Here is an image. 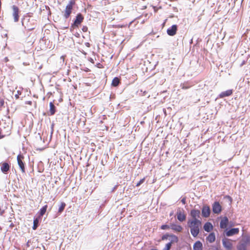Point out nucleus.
Instances as JSON below:
<instances>
[{
  "instance_id": "obj_1",
  "label": "nucleus",
  "mask_w": 250,
  "mask_h": 250,
  "mask_svg": "<svg viewBox=\"0 0 250 250\" xmlns=\"http://www.w3.org/2000/svg\"><path fill=\"white\" fill-rule=\"evenodd\" d=\"M188 226L190 228L192 235L195 237L199 233L202 228V222L200 220H188Z\"/></svg>"
},
{
  "instance_id": "obj_2",
  "label": "nucleus",
  "mask_w": 250,
  "mask_h": 250,
  "mask_svg": "<svg viewBox=\"0 0 250 250\" xmlns=\"http://www.w3.org/2000/svg\"><path fill=\"white\" fill-rule=\"evenodd\" d=\"M75 1L71 0L69 1L68 3L66 5L64 10V14L63 15V17L65 19H68L70 16Z\"/></svg>"
},
{
  "instance_id": "obj_3",
  "label": "nucleus",
  "mask_w": 250,
  "mask_h": 250,
  "mask_svg": "<svg viewBox=\"0 0 250 250\" xmlns=\"http://www.w3.org/2000/svg\"><path fill=\"white\" fill-rule=\"evenodd\" d=\"M24 157L21 154L17 156L18 165L22 173L25 172V163L24 162Z\"/></svg>"
},
{
  "instance_id": "obj_4",
  "label": "nucleus",
  "mask_w": 250,
  "mask_h": 250,
  "mask_svg": "<svg viewBox=\"0 0 250 250\" xmlns=\"http://www.w3.org/2000/svg\"><path fill=\"white\" fill-rule=\"evenodd\" d=\"M83 20V17L82 14L81 13H79L77 15L76 17V19L74 21L73 23L72 24L71 27L75 28L78 27L79 25L82 23V22Z\"/></svg>"
},
{
  "instance_id": "obj_5",
  "label": "nucleus",
  "mask_w": 250,
  "mask_h": 250,
  "mask_svg": "<svg viewBox=\"0 0 250 250\" xmlns=\"http://www.w3.org/2000/svg\"><path fill=\"white\" fill-rule=\"evenodd\" d=\"M176 215L177 219L180 222H184L186 219V214L185 213V211L183 209H178Z\"/></svg>"
},
{
  "instance_id": "obj_6",
  "label": "nucleus",
  "mask_w": 250,
  "mask_h": 250,
  "mask_svg": "<svg viewBox=\"0 0 250 250\" xmlns=\"http://www.w3.org/2000/svg\"><path fill=\"white\" fill-rule=\"evenodd\" d=\"M171 236V239H170V242L166 244L164 250H170L171 245L173 243H177L178 241V238L176 235H172Z\"/></svg>"
},
{
  "instance_id": "obj_7",
  "label": "nucleus",
  "mask_w": 250,
  "mask_h": 250,
  "mask_svg": "<svg viewBox=\"0 0 250 250\" xmlns=\"http://www.w3.org/2000/svg\"><path fill=\"white\" fill-rule=\"evenodd\" d=\"M212 211L214 213L219 214L222 211V207L218 202H215L212 205Z\"/></svg>"
},
{
  "instance_id": "obj_8",
  "label": "nucleus",
  "mask_w": 250,
  "mask_h": 250,
  "mask_svg": "<svg viewBox=\"0 0 250 250\" xmlns=\"http://www.w3.org/2000/svg\"><path fill=\"white\" fill-rule=\"evenodd\" d=\"M13 16L14 17V21L17 22L19 21V8L16 5H13Z\"/></svg>"
},
{
  "instance_id": "obj_9",
  "label": "nucleus",
  "mask_w": 250,
  "mask_h": 250,
  "mask_svg": "<svg viewBox=\"0 0 250 250\" xmlns=\"http://www.w3.org/2000/svg\"><path fill=\"white\" fill-rule=\"evenodd\" d=\"M177 30V26L174 24L167 29V32L168 35L173 36L176 34Z\"/></svg>"
},
{
  "instance_id": "obj_10",
  "label": "nucleus",
  "mask_w": 250,
  "mask_h": 250,
  "mask_svg": "<svg viewBox=\"0 0 250 250\" xmlns=\"http://www.w3.org/2000/svg\"><path fill=\"white\" fill-rule=\"evenodd\" d=\"M210 213V209L208 206H204L202 209V215L204 217H208Z\"/></svg>"
},
{
  "instance_id": "obj_11",
  "label": "nucleus",
  "mask_w": 250,
  "mask_h": 250,
  "mask_svg": "<svg viewBox=\"0 0 250 250\" xmlns=\"http://www.w3.org/2000/svg\"><path fill=\"white\" fill-rule=\"evenodd\" d=\"M200 211L198 209H192L190 211V216L192 218L191 220H198L200 217Z\"/></svg>"
},
{
  "instance_id": "obj_12",
  "label": "nucleus",
  "mask_w": 250,
  "mask_h": 250,
  "mask_svg": "<svg viewBox=\"0 0 250 250\" xmlns=\"http://www.w3.org/2000/svg\"><path fill=\"white\" fill-rule=\"evenodd\" d=\"M229 224V219L227 217H224L221 219L220 226L221 229H226Z\"/></svg>"
},
{
  "instance_id": "obj_13",
  "label": "nucleus",
  "mask_w": 250,
  "mask_h": 250,
  "mask_svg": "<svg viewBox=\"0 0 250 250\" xmlns=\"http://www.w3.org/2000/svg\"><path fill=\"white\" fill-rule=\"evenodd\" d=\"M11 133V128L9 126L7 127L6 132H4V130H2L0 128V139H2L6 136H9Z\"/></svg>"
},
{
  "instance_id": "obj_14",
  "label": "nucleus",
  "mask_w": 250,
  "mask_h": 250,
  "mask_svg": "<svg viewBox=\"0 0 250 250\" xmlns=\"http://www.w3.org/2000/svg\"><path fill=\"white\" fill-rule=\"evenodd\" d=\"M0 169L3 173H7L10 170V165L8 163L4 162L1 164Z\"/></svg>"
},
{
  "instance_id": "obj_15",
  "label": "nucleus",
  "mask_w": 250,
  "mask_h": 250,
  "mask_svg": "<svg viewBox=\"0 0 250 250\" xmlns=\"http://www.w3.org/2000/svg\"><path fill=\"white\" fill-rule=\"evenodd\" d=\"M170 228L175 232H180L183 230V228L181 226L176 225L175 224H171L170 225Z\"/></svg>"
},
{
  "instance_id": "obj_16",
  "label": "nucleus",
  "mask_w": 250,
  "mask_h": 250,
  "mask_svg": "<svg viewBox=\"0 0 250 250\" xmlns=\"http://www.w3.org/2000/svg\"><path fill=\"white\" fill-rule=\"evenodd\" d=\"M239 232V229L238 228L231 229L226 232V235L228 236H230L238 234Z\"/></svg>"
},
{
  "instance_id": "obj_17",
  "label": "nucleus",
  "mask_w": 250,
  "mask_h": 250,
  "mask_svg": "<svg viewBox=\"0 0 250 250\" xmlns=\"http://www.w3.org/2000/svg\"><path fill=\"white\" fill-rule=\"evenodd\" d=\"M223 244L224 246L228 250H230L232 248V243L230 240L229 239H225L223 240Z\"/></svg>"
},
{
  "instance_id": "obj_18",
  "label": "nucleus",
  "mask_w": 250,
  "mask_h": 250,
  "mask_svg": "<svg viewBox=\"0 0 250 250\" xmlns=\"http://www.w3.org/2000/svg\"><path fill=\"white\" fill-rule=\"evenodd\" d=\"M232 94V90L229 89L225 91L222 92L219 94V97L220 98H224L225 97H228V96L231 95Z\"/></svg>"
},
{
  "instance_id": "obj_19",
  "label": "nucleus",
  "mask_w": 250,
  "mask_h": 250,
  "mask_svg": "<svg viewBox=\"0 0 250 250\" xmlns=\"http://www.w3.org/2000/svg\"><path fill=\"white\" fill-rule=\"evenodd\" d=\"M204 229L207 232H210L213 229V226L210 222H207L204 226Z\"/></svg>"
},
{
  "instance_id": "obj_20",
  "label": "nucleus",
  "mask_w": 250,
  "mask_h": 250,
  "mask_svg": "<svg viewBox=\"0 0 250 250\" xmlns=\"http://www.w3.org/2000/svg\"><path fill=\"white\" fill-rule=\"evenodd\" d=\"M202 249L203 245L200 241H196L193 245V250H202Z\"/></svg>"
},
{
  "instance_id": "obj_21",
  "label": "nucleus",
  "mask_w": 250,
  "mask_h": 250,
  "mask_svg": "<svg viewBox=\"0 0 250 250\" xmlns=\"http://www.w3.org/2000/svg\"><path fill=\"white\" fill-rule=\"evenodd\" d=\"M48 208L47 205H45L44 206H43L39 211V218L41 217V216H42L46 212L47 208Z\"/></svg>"
},
{
  "instance_id": "obj_22",
  "label": "nucleus",
  "mask_w": 250,
  "mask_h": 250,
  "mask_svg": "<svg viewBox=\"0 0 250 250\" xmlns=\"http://www.w3.org/2000/svg\"><path fill=\"white\" fill-rule=\"evenodd\" d=\"M207 240L210 243H212L215 240V235L214 233H210L207 237Z\"/></svg>"
},
{
  "instance_id": "obj_23",
  "label": "nucleus",
  "mask_w": 250,
  "mask_h": 250,
  "mask_svg": "<svg viewBox=\"0 0 250 250\" xmlns=\"http://www.w3.org/2000/svg\"><path fill=\"white\" fill-rule=\"evenodd\" d=\"M65 206L66 204L64 202H61L59 207L58 213L59 214L62 213V212L63 211Z\"/></svg>"
},
{
  "instance_id": "obj_24",
  "label": "nucleus",
  "mask_w": 250,
  "mask_h": 250,
  "mask_svg": "<svg viewBox=\"0 0 250 250\" xmlns=\"http://www.w3.org/2000/svg\"><path fill=\"white\" fill-rule=\"evenodd\" d=\"M120 82L119 79L117 77H115L112 81V85L113 86H117L118 85Z\"/></svg>"
},
{
  "instance_id": "obj_25",
  "label": "nucleus",
  "mask_w": 250,
  "mask_h": 250,
  "mask_svg": "<svg viewBox=\"0 0 250 250\" xmlns=\"http://www.w3.org/2000/svg\"><path fill=\"white\" fill-rule=\"evenodd\" d=\"M39 222V218H36L34 219V222H33V229L34 230H36L38 226Z\"/></svg>"
},
{
  "instance_id": "obj_26",
  "label": "nucleus",
  "mask_w": 250,
  "mask_h": 250,
  "mask_svg": "<svg viewBox=\"0 0 250 250\" xmlns=\"http://www.w3.org/2000/svg\"><path fill=\"white\" fill-rule=\"evenodd\" d=\"M246 245L244 243L240 244L238 246V250H246Z\"/></svg>"
},
{
  "instance_id": "obj_27",
  "label": "nucleus",
  "mask_w": 250,
  "mask_h": 250,
  "mask_svg": "<svg viewBox=\"0 0 250 250\" xmlns=\"http://www.w3.org/2000/svg\"><path fill=\"white\" fill-rule=\"evenodd\" d=\"M172 235H174L172 234H169L168 233H166V234H164V235L162 236V240H167L168 238V237H170L171 238V236H172Z\"/></svg>"
},
{
  "instance_id": "obj_28",
  "label": "nucleus",
  "mask_w": 250,
  "mask_h": 250,
  "mask_svg": "<svg viewBox=\"0 0 250 250\" xmlns=\"http://www.w3.org/2000/svg\"><path fill=\"white\" fill-rule=\"evenodd\" d=\"M246 245L250 244V236H246L244 241V243Z\"/></svg>"
},
{
  "instance_id": "obj_29",
  "label": "nucleus",
  "mask_w": 250,
  "mask_h": 250,
  "mask_svg": "<svg viewBox=\"0 0 250 250\" xmlns=\"http://www.w3.org/2000/svg\"><path fill=\"white\" fill-rule=\"evenodd\" d=\"M170 228V226H169L167 225H163L161 226V229H162L165 230V229H168Z\"/></svg>"
},
{
  "instance_id": "obj_30",
  "label": "nucleus",
  "mask_w": 250,
  "mask_h": 250,
  "mask_svg": "<svg viewBox=\"0 0 250 250\" xmlns=\"http://www.w3.org/2000/svg\"><path fill=\"white\" fill-rule=\"evenodd\" d=\"M145 180V177L141 179L136 184V187H139L142 184H143Z\"/></svg>"
},
{
  "instance_id": "obj_31",
  "label": "nucleus",
  "mask_w": 250,
  "mask_h": 250,
  "mask_svg": "<svg viewBox=\"0 0 250 250\" xmlns=\"http://www.w3.org/2000/svg\"><path fill=\"white\" fill-rule=\"evenodd\" d=\"M147 93V91H146V90H144L143 91L142 89H141L140 91H139V94L140 95H141L142 96H145L146 95Z\"/></svg>"
},
{
  "instance_id": "obj_32",
  "label": "nucleus",
  "mask_w": 250,
  "mask_h": 250,
  "mask_svg": "<svg viewBox=\"0 0 250 250\" xmlns=\"http://www.w3.org/2000/svg\"><path fill=\"white\" fill-rule=\"evenodd\" d=\"M17 93L15 95V97L16 99H18L19 98V95L21 94V92L19 90L17 91Z\"/></svg>"
},
{
  "instance_id": "obj_33",
  "label": "nucleus",
  "mask_w": 250,
  "mask_h": 250,
  "mask_svg": "<svg viewBox=\"0 0 250 250\" xmlns=\"http://www.w3.org/2000/svg\"><path fill=\"white\" fill-rule=\"evenodd\" d=\"M49 105H50V109H54L55 105L52 102L50 103Z\"/></svg>"
},
{
  "instance_id": "obj_34",
  "label": "nucleus",
  "mask_w": 250,
  "mask_h": 250,
  "mask_svg": "<svg viewBox=\"0 0 250 250\" xmlns=\"http://www.w3.org/2000/svg\"><path fill=\"white\" fill-rule=\"evenodd\" d=\"M82 31L84 32H85L87 31L88 30V28L87 26H83V27H82Z\"/></svg>"
},
{
  "instance_id": "obj_35",
  "label": "nucleus",
  "mask_w": 250,
  "mask_h": 250,
  "mask_svg": "<svg viewBox=\"0 0 250 250\" xmlns=\"http://www.w3.org/2000/svg\"><path fill=\"white\" fill-rule=\"evenodd\" d=\"M186 198H183L182 200H181V202L182 203V204L183 205H185L186 204Z\"/></svg>"
},
{
  "instance_id": "obj_36",
  "label": "nucleus",
  "mask_w": 250,
  "mask_h": 250,
  "mask_svg": "<svg viewBox=\"0 0 250 250\" xmlns=\"http://www.w3.org/2000/svg\"><path fill=\"white\" fill-rule=\"evenodd\" d=\"M88 61L92 63H94V60L92 58H89L88 59Z\"/></svg>"
},
{
  "instance_id": "obj_37",
  "label": "nucleus",
  "mask_w": 250,
  "mask_h": 250,
  "mask_svg": "<svg viewBox=\"0 0 250 250\" xmlns=\"http://www.w3.org/2000/svg\"><path fill=\"white\" fill-rule=\"evenodd\" d=\"M50 115H52L54 114V113L55 112V110H50Z\"/></svg>"
},
{
  "instance_id": "obj_38",
  "label": "nucleus",
  "mask_w": 250,
  "mask_h": 250,
  "mask_svg": "<svg viewBox=\"0 0 250 250\" xmlns=\"http://www.w3.org/2000/svg\"><path fill=\"white\" fill-rule=\"evenodd\" d=\"M226 198H228V199H229L230 200H232V198L230 196H229V195H227L226 196Z\"/></svg>"
},
{
  "instance_id": "obj_39",
  "label": "nucleus",
  "mask_w": 250,
  "mask_h": 250,
  "mask_svg": "<svg viewBox=\"0 0 250 250\" xmlns=\"http://www.w3.org/2000/svg\"><path fill=\"white\" fill-rule=\"evenodd\" d=\"M32 102L31 101H27V102H25V104H32Z\"/></svg>"
},
{
  "instance_id": "obj_40",
  "label": "nucleus",
  "mask_w": 250,
  "mask_h": 250,
  "mask_svg": "<svg viewBox=\"0 0 250 250\" xmlns=\"http://www.w3.org/2000/svg\"><path fill=\"white\" fill-rule=\"evenodd\" d=\"M2 130H4V132H6L7 130V127H4Z\"/></svg>"
},
{
  "instance_id": "obj_41",
  "label": "nucleus",
  "mask_w": 250,
  "mask_h": 250,
  "mask_svg": "<svg viewBox=\"0 0 250 250\" xmlns=\"http://www.w3.org/2000/svg\"><path fill=\"white\" fill-rule=\"evenodd\" d=\"M132 23V21H131L130 22L129 24V26L130 25V24Z\"/></svg>"
},
{
  "instance_id": "obj_42",
  "label": "nucleus",
  "mask_w": 250,
  "mask_h": 250,
  "mask_svg": "<svg viewBox=\"0 0 250 250\" xmlns=\"http://www.w3.org/2000/svg\"><path fill=\"white\" fill-rule=\"evenodd\" d=\"M183 88H186H186H187V87H185L183 86Z\"/></svg>"
},
{
  "instance_id": "obj_43",
  "label": "nucleus",
  "mask_w": 250,
  "mask_h": 250,
  "mask_svg": "<svg viewBox=\"0 0 250 250\" xmlns=\"http://www.w3.org/2000/svg\"><path fill=\"white\" fill-rule=\"evenodd\" d=\"M172 214H173L172 213H171L170 214V215H172Z\"/></svg>"
},
{
  "instance_id": "obj_44",
  "label": "nucleus",
  "mask_w": 250,
  "mask_h": 250,
  "mask_svg": "<svg viewBox=\"0 0 250 250\" xmlns=\"http://www.w3.org/2000/svg\"><path fill=\"white\" fill-rule=\"evenodd\" d=\"M150 97V95H148V96H147V97L148 98V97Z\"/></svg>"
}]
</instances>
